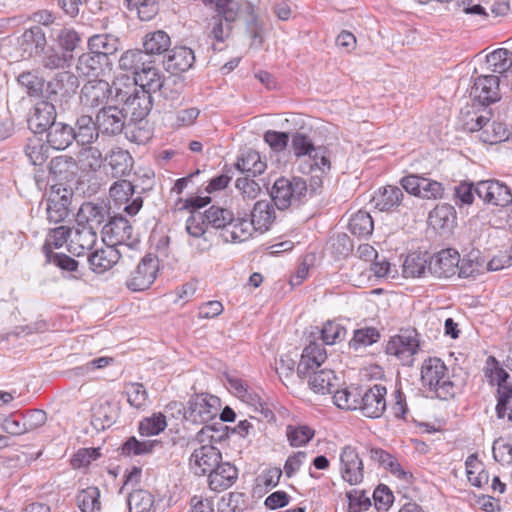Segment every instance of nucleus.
<instances>
[{"instance_id":"nucleus-56","label":"nucleus","mask_w":512,"mask_h":512,"mask_svg":"<svg viewBox=\"0 0 512 512\" xmlns=\"http://www.w3.org/2000/svg\"><path fill=\"white\" fill-rule=\"evenodd\" d=\"M123 133L127 140L138 145L146 144L152 137V131L144 120H131Z\"/></svg>"},{"instance_id":"nucleus-53","label":"nucleus","mask_w":512,"mask_h":512,"mask_svg":"<svg viewBox=\"0 0 512 512\" xmlns=\"http://www.w3.org/2000/svg\"><path fill=\"white\" fill-rule=\"evenodd\" d=\"M100 490L96 486H90L80 490L76 496V502L81 512H101Z\"/></svg>"},{"instance_id":"nucleus-50","label":"nucleus","mask_w":512,"mask_h":512,"mask_svg":"<svg viewBox=\"0 0 512 512\" xmlns=\"http://www.w3.org/2000/svg\"><path fill=\"white\" fill-rule=\"evenodd\" d=\"M241 13H245L246 15V31L250 38L252 39V44L261 46L264 41V30L263 25L259 21L258 16L255 12L253 5L250 3H245Z\"/></svg>"},{"instance_id":"nucleus-19","label":"nucleus","mask_w":512,"mask_h":512,"mask_svg":"<svg viewBox=\"0 0 512 512\" xmlns=\"http://www.w3.org/2000/svg\"><path fill=\"white\" fill-rule=\"evenodd\" d=\"M97 239V232L93 230V227L84 226L82 220H77L76 225L70 231L68 251L76 257L84 256L93 249Z\"/></svg>"},{"instance_id":"nucleus-47","label":"nucleus","mask_w":512,"mask_h":512,"mask_svg":"<svg viewBox=\"0 0 512 512\" xmlns=\"http://www.w3.org/2000/svg\"><path fill=\"white\" fill-rule=\"evenodd\" d=\"M362 387L350 386L342 389H334L333 402L343 410H358Z\"/></svg>"},{"instance_id":"nucleus-17","label":"nucleus","mask_w":512,"mask_h":512,"mask_svg":"<svg viewBox=\"0 0 512 512\" xmlns=\"http://www.w3.org/2000/svg\"><path fill=\"white\" fill-rule=\"evenodd\" d=\"M475 192L486 204L505 207L512 203V192L510 188L495 179L477 182Z\"/></svg>"},{"instance_id":"nucleus-35","label":"nucleus","mask_w":512,"mask_h":512,"mask_svg":"<svg viewBox=\"0 0 512 512\" xmlns=\"http://www.w3.org/2000/svg\"><path fill=\"white\" fill-rule=\"evenodd\" d=\"M105 161L111 169V175L114 178L126 177L133 169L134 159L131 154L122 148H116L110 151L105 157Z\"/></svg>"},{"instance_id":"nucleus-58","label":"nucleus","mask_w":512,"mask_h":512,"mask_svg":"<svg viewBox=\"0 0 512 512\" xmlns=\"http://www.w3.org/2000/svg\"><path fill=\"white\" fill-rule=\"evenodd\" d=\"M485 260L480 256L479 250H472L461 264L459 263L458 276L461 278L474 277L484 270Z\"/></svg>"},{"instance_id":"nucleus-11","label":"nucleus","mask_w":512,"mask_h":512,"mask_svg":"<svg viewBox=\"0 0 512 512\" xmlns=\"http://www.w3.org/2000/svg\"><path fill=\"white\" fill-rule=\"evenodd\" d=\"M114 82L110 85L107 81L96 79L84 84L80 93V103L89 109L108 106V100L114 101Z\"/></svg>"},{"instance_id":"nucleus-32","label":"nucleus","mask_w":512,"mask_h":512,"mask_svg":"<svg viewBox=\"0 0 512 512\" xmlns=\"http://www.w3.org/2000/svg\"><path fill=\"white\" fill-rule=\"evenodd\" d=\"M254 232V226L247 218L232 216V221H229L224 232L221 233V238L226 243H240L248 240Z\"/></svg>"},{"instance_id":"nucleus-1","label":"nucleus","mask_w":512,"mask_h":512,"mask_svg":"<svg viewBox=\"0 0 512 512\" xmlns=\"http://www.w3.org/2000/svg\"><path fill=\"white\" fill-rule=\"evenodd\" d=\"M420 380L424 387L441 400L453 398L460 385L455 369L450 372L444 361L438 357H428L422 362Z\"/></svg>"},{"instance_id":"nucleus-31","label":"nucleus","mask_w":512,"mask_h":512,"mask_svg":"<svg viewBox=\"0 0 512 512\" xmlns=\"http://www.w3.org/2000/svg\"><path fill=\"white\" fill-rule=\"evenodd\" d=\"M72 129L75 134L74 141L80 146L90 145L100 136L96 126V118L93 119L90 115L82 114L78 116Z\"/></svg>"},{"instance_id":"nucleus-16","label":"nucleus","mask_w":512,"mask_h":512,"mask_svg":"<svg viewBox=\"0 0 512 512\" xmlns=\"http://www.w3.org/2000/svg\"><path fill=\"white\" fill-rule=\"evenodd\" d=\"M340 473L350 485H358L364 479V464L356 447L345 445L340 452Z\"/></svg>"},{"instance_id":"nucleus-62","label":"nucleus","mask_w":512,"mask_h":512,"mask_svg":"<svg viewBox=\"0 0 512 512\" xmlns=\"http://www.w3.org/2000/svg\"><path fill=\"white\" fill-rule=\"evenodd\" d=\"M314 435L315 431L306 425H288L286 428V436L292 447L307 445L313 439Z\"/></svg>"},{"instance_id":"nucleus-2","label":"nucleus","mask_w":512,"mask_h":512,"mask_svg":"<svg viewBox=\"0 0 512 512\" xmlns=\"http://www.w3.org/2000/svg\"><path fill=\"white\" fill-rule=\"evenodd\" d=\"M114 101L123 104L124 113L131 114V120H144L153 106L150 93L138 88L130 77L117 78L114 81Z\"/></svg>"},{"instance_id":"nucleus-42","label":"nucleus","mask_w":512,"mask_h":512,"mask_svg":"<svg viewBox=\"0 0 512 512\" xmlns=\"http://www.w3.org/2000/svg\"><path fill=\"white\" fill-rule=\"evenodd\" d=\"M163 78L159 69L154 66L153 61L149 60L144 69L137 73L131 81L136 83L138 88L148 91L151 95L157 92Z\"/></svg>"},{"instance_id":"nucleus-44","label":"nucleus","mask_w":512,"mask_h":512,"mask_svg":"<svg viewBox=\"0 0 512 512\" xmlns=\"http://www.w3.org/2000/svg\"><path fill=\"white\" fill-rule=\"evenodd\" d=\"M108 215V209L102 204L96 203H84L80 208L78 214V220L83 221L84 226L93 227V230H97L102 226Z\"/></svg>"},{"instance_id":"nucleus-39","label":"nucleus","mask_w":512,"mask_h":512,"mask_svg":"<svg viewBox=\"0 0 512 512\" xmlns=\"http://www.w3.org/2000/svg\"><path fill=\"white\" fill-rule=\"evenodd\" d=\"M105 158L99 148L90 145H82L77 153V168L83 172H97L101 169Z\"/></svg>"},{"instance_id":"nucleus-59","label":"nucleus","mask_w":512,"mask_h":512,"mask_svg":"<svg viewBox=\"0 0 512 512\" xmlns=\"http://www.w3.org/2000/svg\"><path fill=\"white\" fill-rule=\"evenodd\" d=\"M129 512H149L154 505V496L147 490L136 489L127 497Z\"/></svg>"},{"instance_id":"nucleus-5","label":"nucleus","mask_w":512,"mask_h":512,"mask_svg":"<svg viewBox=\"0 0 512 512\" xmlns=\"http://www.w3.org/2000/svg\"><path fill=\"white\" fill-rule=\"evenodd\" d=\"M78 77L70 71L58 72L46 82L43 98L65 111L79 87Z\"/></svg>"},{"instance_id":"nucleus-21","label":"nucleus","mask_w":512,"mask_h":512,"mask_svg":"<svg viewBox=\"0 0 512 512\" xmlns=\"http://www.w3.org/2000/svg\"><path fill=\"white\" fill-rule=\"evenodd\" d=\"M222 462V454L213 445H202L195 449L190 456L189 463L196 475L209 474Z\"/></svg>"},{"instance_id":"nucleus-25","label":"nucleus","mask_w":512,"mask_h":512,"mask_svg":"<svg viewBox=\"0 0 512 512\" xmlns=\"http://www.w3.org/2000/svg\"><path fill=\"white\" fill-rule=\"evenodd\" d=\"M236 413L234 410L226 406L220 413V421L213 425H205L197 433L196 439L199 442H204L206 438H209L211 442H222L229 437L230 428L223 424V422L235 421Z\"/></svg>"},{"instance_id":"nucleus-29","label":"nucleus","mask_w":512,"mask_h":512,"mask_svg":"<svg viewBox=\"0 0 512 512\" xmlns=\"http://www.w3.org/2000/svg\"><path fill=\"white\" fill-rule=\"evenodd\" d=\"M403 200L404 194L402 189L394 185H386L379 188L372 198L375 208L382 212L395 211L402 204Z\"/></svg>"},{"instance_id":"nucleus-33","label":"nucleus","mask_w":512,"mask_h":512,"mask_svg":"<svg viewBox=\"0 0 512 512\" xmlns=\"http://www.w3.org/2000/svg\"><path fill=\"white\" fill-rule=\"evenodd\" d=\"M185 88L184 78L180 75H170L164 77L157 88L159 97L163 101L164 107H172L180 98Z\"/></svg>"},{"instance_id":"nucleus-23","label":"nucleus","mask_w":512,"mask_h":512,"mask_svg":"<svg viewBox=\"0 0 512 512\" xmlns=\"http://www.w3.org/2000/svg\"><path fill=\"white\" fill-rule=\"evenodd\" d=\"M327 352L322 344L311 342L307 345L301 355L297 366V375L301 379L307 378L325 362Z\"/></svg>"},{"instance_id":"nucleus-55","label":"nucleus","mask_w":512,"mask_h":512,"mask_svg":"<svg viewBox=\"0 0 512 512\" xmlns=\"http://www.w3.org/2000/svg\"><path fill=\"white\" fill-rule=\"evenodd\" d=\"M206 223L211 229L219 231V235L224 232L229 221H232L233 212L227 208L212 205L204 211Z\"/></svg>"},{"instance_id":"nucleus-22","label":"nucleus","mask_w":512,"mask_h":512,"mask_svg":"<svg viewBox=\"0 0 512 512\" xmlns=\"http://www.w3.org/2000/svg\"><path fill=\"white\" fill-rule=\"evenodd\" d=\"M194 62V51L186 46L169 48L162 61L164 69L172 75L188 71Z\"/></svg>"},{"instance_id":"nucleus-7","label":"nucleus","mask_w":512,"mask_h":512,"mask_svg":"<svg viewBox=\"0 0 512 512\" xmlns=\"http://www.w3.org/2000/svg\"><path fill=\"white\" fill-rule=\"evenodd\" d=\"M220 399L213 395L196 394L192 396L184 409V420L193 424L208 425L219 412Z\"/></svg>"},{"instance_id":"nucleus-34","label":"nucleus","mask_w":512,"mask_h":512,"mask_svg":"<svg viewBox=\"0 0 512 512\" xmlns=\"http://www.w3.org/2000/svg\"><path fill=\"white\" fill-rule=\"evenodd\" d=\"M46 133L47 144L55 150H65L75 139L72 126L63 122H55Z\"/></svg>"},{"instance_id":"nucleus-30","label":"nucleus","mask_w":512,"mask_h":512,"mask_svg":"<svg viewBox=\"0 0 512 512\" xmlns=\"http://www.w3.org/2000/svg\"><path fill=\"white\" fill-rule=\"evenodd\" d=\"M368 452L371 461L378 463L379 466L390 471V473L395 475L397 478L406 482H410L413 478L412 473L405 471L401 467L397 458L386 450L378 447H372Z\"/></svg>"},{"instance_id":"nucleus-63","label":"nucleus","mask_w":512,"mask_h":512,"mask_svg":"<svg viewBox=\"0 0 512 512\" xmlns=\"http://www.w3.org/2000/svg\"><path fill=\"white\" fill-rule=\"evenodd\" d=\"M70 231L71 228L64 225L50 229L43 246L45 254L47 255L48 251H52V248H61L64 244L68 247Z\"/></svg>"},{"instance_id":"nucleus-49","label":"nucleus","mask_w":512,"mask_h":512,"mask_svg":"<svg viewBox=\"0 0 512 512\" xmlns=\"http://www.w3.org/2000/svg\"><path fill=\"white\" fill-rule=\"evenodd\" d=\"M19 85L26 89L30 97L43 98L46 82L43 77L35 70L24 71L17 76Z\"/></svg>"},{"instance_id":"nucleus-38","label":"nucleus","mask_w":512,"mask_h":512,"mask_svg":"<svg viewBox=\"0 0 512 512\" xmlns=\"http://www.w3.org/2000/svg\"><path fill=\"white\" fill-rule=\"evenodd\" d=\"M310 389L319 394H332L338 387V378L331 369L314 371L307 376Z\"/></svg>"},{"instance_id":"nucleus-18","label":"nucleus","mask_w":512,"mask_h":512,"mask_svg":"<svg viewBox=\"0 0 512 512\" xmlns=\"http://www.w3.org/2000/svg\"><path fill=\"white\" fill-rule=\"evenodd\" d=\"M460 254L456 249H442L430 256L428 272L436 278H450L458 275Z\"/></svg>"},{"instance_id":"nucleus-3","label":"nucleus","mask_w":512,"mask_h":512,"mask_svg":"<svg viewBox=\"0 0 512 512\" xmlns=\"http://www.w3.org/2000/svg\"><path fill=\"white\" fill-rule=\"evenodd\" d=\"M270 196L279 210L298 208L309 200L307 182L302 177H279L272 185Z\"/></svg>"},{"instance_id":"nucleus-40","label":"nucleus","mask_w":512,"mask_h":512,"mask_svg":"<svg viewBox=\"0 0 512 512\" xmlns=\"http://www.w3.org/2000/svg\"><path fill=\"white\" fill-rule=\"evenodd\" d=\"M120 44L117 36L108 33L95 34L88 39V49L108 59L119 50Z\"/></svg>"},{"instance_id":"nucleus-60","label":"nucleus","mask_w":512,"mask_h":512,"mask_svg":"<svg viewBox=\"0 0 512 512\" xmlns=\"http://www.w3.org/2000/svg\"><path fill=\"white\" fill-rule=\"evenodd\" d=\"M468 481L475 487H481L488 483V473L483 464L478 460L477 454H471L465 461Z\"/></svg>"},{"instance_id":"nucleus-64","label":"nucleus","mask_w":512,"mask_h":512,"mask_svg":"<svg viewBox=\"0 0 512 512\" xmlns=\"http://www.w3.org/2000/svg\"><path fill=\"white\" fill-rule=\"evenodd\" d=\"M167 427L166 417L162 413H154L139 423V433L142 436L158 435Z\"/></svg>"},{"instance_id":"nucleus-10","label":"nucleus","mask_w":512,"mask_h":512,"mask_svg":"<svg viewBox=\"0 0 512 512\" xmlns=\"http://www.w3.org/2000/svg\"><path fill=\"white\" fill-rule=\"evenodd\" d=\"M102 239L105 244L112 245L116 248L120 245L133 248L135 243L138 242L136 239H133L132 225L121 215L112 217L103 225Z\"/></svg>"},{"instance_id":"nucleus-36","label":"nucleus","mask_w":512,"mask_h":512,"mask_svg":"<svg viewBox=\"0 0 512 512\" xmlns=\"http://www.w3.org/2000/svg\"><path fill=\"white\" fill-rule=\"evenodd\" d=\"M235 167L245 176L256 177L265 172L267 163L257 151L248 149L238 156Z\"/></svg>"},{"instance_id":"nucleus-57","label":"nucleus","mask_w":512,"mask_h":512,"mask_svg":"<svg viewBox=\"0 0 512 512\" xmlns=\"http://www.w3.org/2000/svg\"><path fill=\"white\" fill-rule=\"evenodd\" d=\"M48 262L54 264L63 271L72 273L69 278L79 280L83 273L80 270V263L65 253L47 252Z\"/></svg>"},{"instance_id":"nucleus-37","label":"nucleus","mask_w":512,"mask_h":512,"mask_svg":"<svg viewBox=\"0 0 512 512\" xmlns=\"http://www.w3.org/2000/svg\"><path fill=\"white\" fill-rule=\"evenodd\" d=\"M275 219L274 207L271 203L261 200L254 204L251 211L249 222L254 226V232L261 233L267 231Z\"/></svg>"},{"instance_id":"nucleus-9","label":"nucleus","mask_w":512,"mask_h":512,"mask_svg":"<svg viewBox=\"0 0 512 512\" xmlns=\"http://www.w3.org/2000/svg\"><path fill=\"white\" fill-rule=\"evenodd\" d=\"M291 150L297 158L309 156L312 167H319L322 172L329 171L331 168L330 160L326 155V148L316 147L310 136L302 132H296L292 135Z\"/></svg>"},{"instance_id":"nucleus-8","label":"nucleus","mask_w":512,"mask_h":512,"mask_svg":"<svg viewBox=\"0 0 512 512\" xmlns=\"http://www.w3.org/2000/svg\"><path fill=\"white\" fill-rule=\"evenodd\" d=\"M469 96L473 103L488 107L501 100L500 78L494 74L472 75Z\"/></svg>"},{"instance_id":"nucleus-12","label":"nucleus","mask_w":512,"mask_h":512,"mask_svg":"<svg viewBox=\"0 0 512 512\" xmlns=\"http://www.w3.org/2000/svg\"><path fill=\"white\" fill-rule=\"evenodd\" d=\"M95 118L100 135L107 137H116L122 134L128 123L126 113L116 105L103 106Z\"/></svg>"},{"instance_id":"nucleus-20","label":"nucleus","mask_w":512,"mask_h":512,"mask_svg":"<svg viewBox=\"0 0 512 512\" xmlns=\"http://www.w3.org/2000/svg\"><path fill=\"white\" fill-rule=\"evenodd\" d=\"M57 108L52 102L41 98L27 120L29 129L35 134L46 132L56 122Z\"/></svg>"},{"instance_id":"nucleus-52","label":"nucleus","mask_w":512,"mask_h":512,"mask_svg":"<svg viewBox=\"0 0 512 512\" xmlns=\"http://www.w3.org/2000/svg\"><path fill=\"white\" fill-rule=\"evenodd\" d=\"M49 145L45 144L43 140L37 136L28 138L24 146V153L31 164L35 166L43 165L49 155Z\"/></svg>"},{"instance_id":"nucleus-43","label":"nucleus","mask_w":512,"mask_h":512,"mask_svg":"<svg viewBox=\"0 0 512 512\" xmlns=\"http://www.w3.org/2000/svg\"><path fill=\"white\" fill-rule=\"evenodd\" d=\"M428 266H430V255L427 253L413 252L406 256L403 265L402 272L404 277H423L428 272Z\"/></svg>"},{"instance_id":"nucleus-26","label":"nucleus","mask_w":512,"mask_h":512,"mask_svg":"<svg viewBox=\"0 0 512 512\" xmlns=\"http://www.w3.org/2000/svg\"><path fill=\"white\" fill-rule=\"evenodd\" d=\"M23 57H32L44 52L47 40L44 30L40 26H33L25 30L17 39Z\"/></svg>"},{"instance_id":"nucleus-51","label":"nucleus","mask_w":512,"mask_h":512,"mask_svg":"<svg viewBox=\"0 0 512 512\" xmlns=\"http://www.w3.org/2000/svg\"><path fill=\"white\" fill-rule=\"evenodd\" d=\"M374 229V222L367 211L359 210L354 213L348 223V230L354 236L367 238Z\"/></svg>"},{"instance_id":"nucleus-24","label":"nucleus","mask_w":512,"mask_h":512,"mask_svg":"<svg viewBox=\"0 0 512 512\" xmlns=\"http://www.w3.org/2000/svg\"><path fill=\"white\" fill-rule=\"evenodd\" d=\"M112 65L111 59L106 58L104 55L92 53V50H89L80 55L76 67L82 75L98 78L110 72Z\"/></svg>"},{"instance_id":"nucleus-54","label":"nucleus","mask_w":512,"mask_h":512,"mask_svg":"<svg viewBox=\"0 0 512 512\" xmlns=\"http://www.w3.org/2000/svg\"><path fill=\"white\" fill-rule=\"evenodd\" d=\"M488 70L503 75L512 67V52L499 48L486 56Z\"/></svg>"},{"instance_id":"nucleus-4","label":"nucleus","mask_w":512,"mask_h":512,"mask_svg":"<svg viewBox=\"0 0 512 512\" xmlns=\"http://www.w3.org/2000/svg\"><path fill=\"white\" fill-rule=\"evenodd\" d=\"M214 10L208 22L209 35L217 42H224L229 37L232 24L239 16L238 4L234 0H202Z\"/></svg>"},{"instance_id":"nucleus-46","label":"nucleus","mask_w":512,"mask_h":512,"mask_svg":"<svg viewBox=\"0 0 512 512\" xmlns=\"http://www.w3.org/2000/svg\"><path fill=\"white\" fill-rule=\"evenodd\" d=\"M149 60L150 58L143 50L129 49L121 54L118 66L121 70L129 72L135 77L137 73L144 69Z\"/></svg>"},{"instance_id":"nucleus-15","label":"nucleus","mask_w":512,"mask_h":512,"mask_svg":"<svg viewBox=\"0 0 512 512\" xmlns=\"http://www.w3.org/2000/svg\"><path fill=\"white\" fill-rule=\"evenodd\" d=\"M73 192L62 186H52L46 198V214L50 223H60L70 214Z\"/></svg>"},{"instance_id":"nucleus-6","label":"nucleus","mask_w":512,"mask_h":512,"mask_svg":"<svg viewBox=\"0 0 512 512\" xmlns=\"http://www.w3.org/2000/svg\"><path fill=\"white\" fill-rule=\"evenodd\" d=\"M420 351V340L416 330H405L392 336L386 344L385 352L394 356L403 366L412 367L415 355Z\"/></svg>"},{"instance_id":"nucleus-48","label":"nucleus","mask_w":512,"mask_h":512,"mask_svg":"<svg viewBox=\"0 0 512 512\" xmlns=\"http://www.w3.org/2000/svg\"><path fill=\"white\" fill-rule=\"evenodd\" d=\"M456 219V211L450 204H438L429 213L428 221L435 229L450 228Z\"/></svg>"},{"instance_id":"nucleus-61","label":"nucleus","mask_w":512,"mask_h":512,"mask_svg":"<svg viewBox=\"0 0 512 512\" xmlns=\"http://www.w3.org/2000/svg\"><path fill=\"white\" fill-rule=\"evenodd\" d=\"M159 444L160 441L158 440L139 441L136 437L132 436L123 443L121 454L124 456L150 454L154 450V447Z\"/></svg>"},{"instance_id":"nucleus-14","label":"nucleus","mask_w":512,"mask_h":512,"mask_svg":"<svg viewBox=\"0 0 512 512\" xmlns=\"http://www.w3.org/2000/svg\"><path fill=\"white\" fill-rule=\"evenodd\" d=\"M386 395L387 388L382 384L362 387L358 411L367 418H380L386 410Z\"/></svg>"},{"instance_id":"nucleus-27","label":"nucleus","mask_w":512,"mask_h":512,"mask_svg":"<svg viewBox=\"0 0 512 512\" xmlns=\"http://www.w3.org/2000/svg\"><path fill=\"white\" fill-rule=\"evenodd\" d=\"M238 479V469L230 462H221L208 474V487L215 492L229 489Z\"/></svg>"},{"instance_id":"nucleus-13","label":"nucleus","mask_w":512,"mask_h":512,"mask_svg":"<svg viewBox=\"0 0 512 512\" xmlns=\"http://www.w3.org/2000/svg\"><path fill=\"white\" fill-rule=\"evenodd\" d=\"M158 270V257L153 254H146L131 272V276L126 282L128 289L132 291L148 289L154 283Z\"/></svg>"},{"instance_id":"nucleus-45","label":"nucleus","mask_w":512,"mask_h":512,"mask_svg":"<svg viewBox=\"0 0 512 512\" xmlns=\"http://www.w3.org/2000/svg\"><path fill=\"white\" fill-rule=\"evenodd\" d=\"M77 169L76 159L68 155L54 157L49 163L50 173L61 181L72 180Z\"/></svg>"},{"instance_id":"nucleus-28","label":"nucleus","mask_w":512,"mask_h":512,"mask_svg":"<svg viewBox=\"0 0 512 512\" xmlns=\"http://www.w3.org/2000/svg\"><path fill=\"white\" fill-rule=\"evenodd\" d=\"M120 258L121 252L116 247L105 244V247L90 253L88 262L93 272L101 274L117 264Z\"/></svg>"},{"instance_id":"nucleus-41","label":"nucleus","mask_w":512,"mask_h":512,"mask_svg":"<svg viewBox=\"0 0 512 512\" xmlns=\"http://www.w3.org/2000/svg\"><path fill=\"white\" fill-rule=\"evenodd\" d=\"M171 46V38L167 32L156 30L147 33L143 38V52L149 58L152 55H165Z\"/></svg>"}]
</instances>
